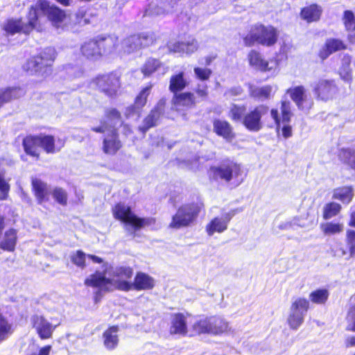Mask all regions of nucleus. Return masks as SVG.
Here are the masks:
<instances>
[{
	"label": "nucleus",
	"instance_id": "1",
	"mask_svg": "<svg viewBox=\"0 0 355 355\" xmlns=\"http://www.w3.org/2000/svg\"><path fill=\"white\" fill-rule=\"evenodd\" d=\"M133 270L130 267H113L107 263L103 265L102 272H96L85 279L87 286L99 288L103 291L118 289L123 291L131 290L130 282Z\"/></svg>",
	"mask_w": 355,
	"mask_h": 355
},
{
	"label": "nucleus",
	"instance_id": "2",
	"mask_svg": "<svg viewBox=\"0 0 355 355\" xmlns=\"http://www.w3.org/2000/svg\"><path fill=\"white\" fill-rule=\"evenodd\" d=\"M242 166L233 160L227 159L220 164L211 166L209 171L210 180L239 186L243 180Z\"/></svg>",
	"mask_w": 355,
	"mask_h": 355
},
{
	"label": "nucleus",
	"instance_id": "3",
	"mask_svg": "<svg viewBox=\"0 0 355 355\" xmlns=\"http://www.w3.org/2000/svg\"><path fill=\"white\" fill-rule=\"evenodd\" d=\"M192 328L198 334H208L214 336L227 334L232 329L228 322L217 315L202 318L195 322Z\"/></svg>",
	"mask_w": 355,
	"mask_h": 355
},
{
	"label": "nucleus",
	"instance_id": "4",
	"mask_svg": "<svg viewBox=\"0 0 355 355\" xmlns=\"http://www.w3.org/2000/svg\"><path fill=\"white\" fill-rule=\"evenodd\" d=\"M114 217L123 222L127 230L136 231L146 225L155 223L153 218H141L137 217L131 210L130 207L124 203L119 202L112 209Z\"/></svg>",
	"mask_w": 355,
	"mask_h": 355
},
{
	"label": "nucleus",
	"instance_id": "5",
	"mask_svg": "<svg viewBox=\"0 0 355 355\" xmlns=\"http://www.w3.org/2000/svg\"><path fill=\"white\" fill-rule=\"evenodd\" d=\"M200 211V207L196 203L182 205L173 216L169 227L180 229L191 226L197 219Z\"/></svg>",
	"mask_w": 355,
	"mask_h": 355
},
{
	"label": "nucleus",
	"instance_id": "6",
	"mask_svg": "<svg viewBox=\"0 0 355 355\" xmlns=\"http://www.w3.org/2000/svg\"><path fill=\"white\" fill-rule=\"evenodd\" d=\"M278 32L271 26H256L251 32L245 37L244 42L248 46L252 45L254 42L268 46L275 44L277 40Z\"/></svg>",
	"mask_w": 355,
	"mask_h": 355
},
{
	"label": "nucleus",
	"instance_id": "7",
	"mask_svg": "<svg viewBox=\"0 0 355 355\" xmlns=\"http://www.w3.org/2000/svg\"><path fill=\"white\" fill-rule=\"evenodd\" d=\"M92 84L110 98H116L121 87L119 77L114 73L98 76L93 80Z\"/></svg>",
	"mask_w": 355,
	"mask_h": 355
},
{
	"label": "nucleus",
	"instance_id": "8",
	"mask_svg": "<svg viewBox=\"0 0 355 355\" xmlns=\"http://www.w3.org/2000/svg\"><path fill=\"white\" fill-rule=\"evenodd\" d=\"M37 7L41 12L46 15L51 21L53 26L57 28H64L70 23V17L65 12L53 5L51 6L49 2L45 0H40L37 2Z\"/></svg>",
	"mask_w": 355,
	"mask_h": 355
},
{
	"label": "nucleus",
	"instance_id": "9",
	"mask_svg": "<svg viewBox=\"0 0 355 355\" xmlns=\"http://www.w3.org/2000/svg\"><path fill=\"white\" fill-rule=\"evenodd\" d=\"M309 308V302L305 298L297 297L292 302L287 318L291 329L297 330L302 325Z\"/></svg>",
	"mask_w": 355,
	"mask_h": 355
},
{
	"label": "nucleus",
	"instance_id": "10",
	"mask_svg": "<svg viewBox=\"0 0 355 355\" xmlns=\"http://www.w3.org/2000/svg\"><path fill=\"white\" fill-rule=\"evenodd\" d=\"M268 107L259 105L249 110L243 116L242 123L251 132H259L263 126L261 119L267 114Z\"/></svg>",
	"mask_w": 355,
	"mask_h": 355
},
{
	"label": "nucleus",
	"instance_id": "11",
	"mask_svg": "<svg viewBox=\"0 0 355 355\" xmlns=\"http://www.w3.org/2000/svg\"><path fill=\"white\" fill-rule=\"evenodd\" d=\"M153 42L154 37L151 34L142 33L132 35L123 40L119 51H123L124 53H131L142 47L148 46Z\"/></svg>",
	"mask_w": 355,
	"mask_h": 355
},
{
	"label": "nucleus",
	"instance_id": "12",
	"mask_svg": "<svg viewBox=\"0 0 355 355\" xmlns=\"http://www.w3.org/2000/svg\"><path fill=\"white\" fill-rule=\"evenodd\" d=\"M31 321L33 327L42 340L51 338L56 327L60 324V322L54 324L48 321L44 316L38 315H33Z\"/></svg>",
	"mask_w": 355,
	"mask_h": 355
},
{
	"label": "nucleus",
	"instance_id": "13",
	"mask_svg": "<svg viewBox=\"0 0 355 355\" xmlns=\"http://www.w3.org/2000/svg\"><path fill=\"white\" fill-rule=\"evenodd\" d=\"M164 108L165 102L160 100L144 119L142 124L139 127V130L144 134L150 128L156 126L161 116L164 114Z\"/></svg>",
	"mask_w": 355,
	"mask_h": 355
},
{
	"label": "nucleus",
	"instance_id": "14",
	"mask_svg": "<svg viewBox=\"0 0 355 355\" xmlns=\"http://www.w3.org/2000/svg\"><path fill=\"white\" fill-rule=\"evenodd\" d=\"M318 98L322 101L332 99L338 93V88L333 80L320 79L314 85Z\"/></svg>",
	"mask_w": 355,
	"mask_h": 355
},
{
	"label": "nucleus",
	"instance_id": "15",
	"mask_svg": "<svg viewBox=\"0 0 355 355\" xmlns=\"http://www.w3.org/2000/svg\"><path fill=\"white\" fill-rule=\"evenodd\" d=\"M23 68L25 71L32 75H36L43 78L46 77L49 73L51 69L48 64L42 60V58L37 56L31 58L24 64Z\"/></svg>",
	"mask_w": 355,
	"mask_h": 355
},
{
	"label": "nucleus",
	"instance_id": "16",
	"mask_svg": "<svg viewBox=\"0 0 355 355\" xmlns=\"http://www.w3.org/2000/svg\"><path fill=\"white\" fill-rule=\"evenodd\" d=\"M249 64L253 69L261 71H270L277 67V62H268L263 58L261 54L254 50H252L248 55Z\"/></svg>",
	"mask_w": 355,
	"mask_h": 355
},
{
	"label": "nucleus",
	"instance_id": "17",
	"mask_svg": "<svg viewBox=\"0 0 355 355\" xmlns=\"http://www.w3.org/2000/svg\"><path fill=\"white\" fill-rule=\"evenodd\" d=\"M199 47L198 42L193 37H189L185 41L176 42L168 45V50L173 53H185L188 55L195 53Z\"/></svg>",
	"mask_w": 355,
	"mask_h": 355
},
{
	"label": "nucleus",
	"instance_id": "18",
	"mask_svg": "<svg viewBox=\"0 0 355 355\" xmlns=\"http://www.w3.org/2000/svg\"><path fill=\"white\" fill-rule=\"evenodd\" d=\"M280 110L282 114L281 118L277 109H272L270 111L271 117L275 121L277 130L280 128L281 121L284 123H288L291 121V117L293 116L291 102L288 100L282 99L281 101Z\"/></svg>",
	"mask_w": 355,
	"mask_h": 355
},
{
	"label": "nucleus",
	"instance_id": "19",
	"mask_svg": "<svg viewBox=\"0 0 355 355\" xmlns=\"http://www.w3.org/2000/svg\"><path fill=\"white\" fill-rule=\"evenodd\" d=\"M169 332L171 335L182 336L187 334V317L183 313H174L171 315Z\"/></svg>",
	"mask_w": 355,
	"mask_h": 355
},
{
	"label": "nucleus",
	"instance_id": "20",
	"mask_svg": "<svg viewBox=\"0 0 355 355\" xmlns=\"http://www.w3.org/2000/svg\"><path fill=\"white\" fill-rule=\"evenodd\" d=\"M232 217V214L225 213L221 217H216L212 219L206 227L207 234L212 236L215 232L221 233L226 230Z\"/></svg>",
	"mask_w": 355,
	"mask_h": 355
},
{
	"label": "nucleus",
	"instance_id": "21",
	"mask_svg": "<svg viewBox=\"0 0 355 355\" xmlns=\"http://www.w3.org/2000/svg\"><path fill=\"white\" fill-rule=\"evenodd\" d=\"M122 144L115 130L107 134L103 141V150L105 154L114 155L121 148Z\"/></svg>",
	"mask_w": 355,
	"mask_h": 355
},
{
	"label": "nucleus",
	"instance_id": "22",
	"mask_svg": "<svg viewBox=\"0 0 355 355\" xmlns=\"http://www.w3.org/2000/svg\"><path fill=\"white\" fill-rule=\"evenodd\" d=\"M248 92L250 97L261 101L270 99L274 95L273 88L269 85L259 87L252 84H249Z\"/></svg>",
	"mask_w": 355,
	"mask_h": 355
},
{
	"label": "nucleus",
	"instance_id": "23",
	"mask_svg": "<svg viewBox=\"0 0 355 355\" xmlns=\"http://www.w3.org/2000/svg\"><path fill=\"white\" fill-rule=\"evenodd\" d=\"M347 46L343 42L338 39L330 38L328 39L324 45L319 51V57L322 60L327 58L331 53L345 49Z\"/></svg>",
	"mask_w": 355,
	"mask_h": 355
},
{
	"label": "nucleus",
	"instance_id": "24",
	"mask_svg": "<svg viewBox=\"0 0 355 355\" xmlns=\"http://www.w3.org/2000/svg\"><path fill=\"white\" fill-rule=\"evenodd\" d=\"M213 129L217 135L222 137L227 141H231L234 137L232 128L226 121L220 119L214 120L213 123Z\"/></svg>",
	"mask_w": 355,
	"mask_h": 355
},
{
	"label": "nucleus",
	"instance_id": "25",
	"mask_svg": "<svg viewBox=\"0 0 355 355\" xmlns=\"http://www.w3.org/2000/svg\"><path fill=\"white\" fill-rule=\"evenodd\" d=\"M173 102L177 110L191 108L196 105L194 95L191 92L174 94Z\"/></svg>",
	"mask_w": 355,
	"mask_h": 355
},
{
	"label": "nucleus",
	"instance_id": "26",
	"mask_svg": "<svg viewBox=\"0 0 355 355\" xmlns=\"http://www.w3.org/2000/svg\"><path fill=\"white\" fill-rule=\"evenodd\" d=\"M189 85V80L186 78L185 73L180 71L171 76L169 81V90L174 94L182 91Z\"/></svg>",
	"mask_w": 355,
	"mask_h": 355
},
{
	"label": "nucleus",
	"instance_id": "27",
	"mask_svg": "<svg viewBox=\"0 0 355 355\" xmlns=\"http://www.w3.org/2000/svg\"><path fill=\"white\" fill-rule=\"evenodd\" d=\"M131 290H148L154 286V280L149 275L138 272L135 277L134 282H130Z\"/></svg>",
	"mask_w": 355,
	"mask_h": 355
},
{
	"label": "nucleus",
	"instance_id": "28",
	"mask_svg": "<svg viewBox=\"0 0 355 355\" xmlns=\"http://www.w3.org/2000/svg\"><path fill=\"white\" fill-rule=\"evenodd\" d=\"M322 12V8L317 4H311L302 9L300 16L308 23L317 21L320 19Z\"/></svg>",
	"mask_w": 355,
	"mask_h": 355
},
{
	"label": "nucleus",
	"instance_id": "29",
	"mask_svg": "<svg viewBox=\"0 0 355 355\" xmlns=\"http://www.w3.org/2000/svg\"><path fill=\"white\" fill-rule=\"evenodd\" d=\"M82 54L88 59L97 60L102 56V51L99 49L98 41L90 40L81 46Z\"/></svg>",
	"mask_w": 355,
	"mask_h": 355
},
{
	"label": "nucleus",
	"instance_id": "30",
	"mask_svg": "<svg viewBox=\"0 0 355 355\" xmlns=\"http://www.w3.org/2000/svg\"><path fill=\"white\" fill-rule=\"evenodd\" d=\"M25 91L21 87H8L0 89V107L12 99H16L23 96Z\"/></svg>",
	"mask_w": 355,
	"mask_h": 355
},
{
	"label": "nucleus",
	"instance_id": "31",
	"mask_svg": "<svg viewBox=\"0 0 355 355\" xmlns=\"http://www.w3.org/2000/svg\"><path fill=\"white\" fill-rule=\"evenodd\" d=\"M119 327L112 326L107 329L103 334V344L106 349L113 350L119 344Z\"/></svg>",
	"mask_w": 355,
	"mask_h": 355
},
{
	"label": "nucleus",
	"instance_id": "32",
	"mask_svg": "<svg viewBox=\"0 0 355 355\" xmlns=\"http://www.w3.org/2000/svg\"><path fill=\"white\" fill-rule=\"evenodd\" d=\"M345 28L349 31L348 40L352 44H355V15L350 10L344 12L343 18Z\"/></svg>",
	"mask_w": 355,
	"mask_h": 355
},
{
	"label": "nucleus",
	"instance_id": "33",
	"mask_svg": "<svg viewBox=\"0 0 355 355\" xmlns=\"http://www.w3.org/2000/svg\"><path fill=\"white\" fill-rule=\"evenodd\" d=\"M17 243V231L14 229H9L5 234L2 241L0 242V248L4 250L12 252L15 250Z\"/></svg>",
	"mask_w": 355,
	"mask_h": 355
},
{
	"label": "nucleus",
	"instance_id": "34",
	"mask_svg": "<svg viewBox=\"0 0 355 355\" xmlns=\"http://www.w3.org/2000/svg\"><path fill=\"white\" fill-rule=\"evenodd\" d=\"M23 146L27 154L33 157H39L38 148L40 145L38 137H26L23 141Z\"/></svg>",
	"mask_w": 355,
	"mask_h": 355
},
{
	"label": "nucleus",
	"instance_id": "35",
	"mask_svg": "<svg viewBox=\"0 0 355 355\" xmlns=\"http://www.w3.org/2000/svg\"><path fill=\"white\" fill-rule=\"evenodd\" d=\"M32 186L38 203L42 204L48 194L47 185L39 179L32 180Z\"/></svg>",
	"mask_w": 355,
	"mask_h": 355
},
{
	"label": "nucleus",
	"instance_id": "36",
	"mask_svg": "<svg viewBox=\"0 0 355 355\" xmlns=\"http://www.w3.org/2000/svg\"><path fill=\"white\" fill-rule=\"evenodd\" d=\"M118 38L108 37L98 41L99 49L102 51V55L110 54L116 50Z\"/></svg>",
	"mask_w": 355,
	"mask_h": 355
},
{
	"label": "nucleus",
	"instance_id": "37",
	"mask_svg": "<svg viewBox=\"0 0 355 355\" xmlns=\"http://www.w3.org/2000/svg\"><path fill=\"white\" fill-rule=\"evenodd\" d=\"M287 93L290 94L291 98L296 103L297 107L302 109L303 103L306 98L304 88L302 86L295 87L288 89Z\"/></svg>",
	"mask_w": 355,
	"mask_h": 355
},
{
	"label": "nucleus",
	"instance_id": "38",
	"mask_svg": "<svg viewBox=\"0 0 355 355\" xmlns=\"http://www.w3.org/2000/svg\"><path fill=\"white\" fill-rule=\"evenodd\" d=\"M353 196L352 189L349 187H344L334 189L333 198L348 204L352 200Z\"/></svg>",
	"mask_w": 355,
	"mask_h": 355
},
{
	"label": "nucleus",
	"instance_id": "39",
	"mask_svg": "<svg viewBox=\"0 0 355 355\" xmlns=\"http://www.w3.org/2000/svg\"><path fill=\"white\" fill-rule=\"evenodd\" d=\"M3 29L8 34L14 35L15 33L22 31L24 33L25 24L22 23L21 19H8L3 26Z\"/></svg>",
	"mask_w": 355,
	"mask_h": 355
},
{
	"label": "nucleus",
	"instance_id": "40",
	"mask_svg": "<svg viewBox=\"0 0 355 355\" xmlns=\"http://www.w3.org/2000/svg\"><path fill=\"white\" fill-rule=\"evenodd\" d=\"M39 10L41 11L40 8L37 7V3L35 6H31L30 8L28 15V23L25 24L24 33H28L35 27L38 18Z\"/></svg>",
	"mask_w": 355,
	"mask_h": 355
},
{
	"label": "nucleus",
	"instance_id": "41",
	"mask_svg": "<svg viewBox=\"0 0 355 355\" xmlns=\"http://www.w3.org/2000/svg\"><path fill=\"white\" fill-rule=\"evenodd\" d=\"M245 107L244 105H238L232 104L230 107L228 116L234 121L243 122Z\"/></svg>",
	"mask_w": 355,
	"mask_h": 355
},
{
	"label": "nucleus",
	"instance_id": "42",
	"mask_svg": "<svg viewBox=\"0 0 355 355\" xmlns=\"http://www.w3.org/2000/svg\"><path fill=\"white\" fill-rule=\"evenodd\" d=\"M40 147L47 153H54L55 152L54 138L49 135L38 136Z\"/></svg>",
	"mask_w": 355,
	"mask_h": 355
},
{
	"label": "nucleus",
	"instance_id": "43",
	"mask_svg": "<svg viewBox=\"0 0 355 355\" xmlns=\"http://www.w3.org/2000/svg\"><path fill=\"white\" fill-rule=\"evenodd\" d=\"M152 88V85H148L142 89L135 101V107L141 109L146 103L147 98L149 96Z\"/></svg>",
	"mask_w": 355,
	"mask_h": 355
},
{
	"label": "nucleus",
	"instance_id": "44",
	"mask_svg": "<svg viewBox=\"0 0 355 355\" xmlns=\"http://www.w3.org/2000/svg\"><path fill=\"white\" fill-rule=\"evenodd\" d=\"M161 66L159 60L155 58H149L141 67V72L144 76H150Z\"/></svg>",
	"mask_w": 355,
	"mask_h": 355
},
{
	"label": "nucleus",
	"instance_id": "45",
	"mask_svg": "<svg viewBox=\"0 0 355 355\" xmlns=\"http://www.w3.org/2000/svg\"><path fill=\"white\" fill-rule=\"evenodd\" d=\"M329 292L327 289H318L309 295L310 300L315 304H324L328 299Z\"/></svg>",
	"mask_w": 355,
	"mask_h": 355
},
{
	"label": "nucleus",
	"instance_id": "46",
	"mask_svg": "<svg viewBox=\"0 0 355 355\" xmlns=\"http://www.w3.org/2000/svg\"><path fill=\"white\" fill-rule=\"evenodd\" d=\"M322 231L328 235L335 234L343 230V226L338 223H325L320 225Z\"/></svg>",
	"mask_w": 355,
	"mask_h": 355
},
{
	"label": "nucleus",
	"instance_id": "47",
	"mask_svg": "<svg viewBox=\"0 0 355 355\" xmlns=\"http://www.w3.org/2000/svg\"><path fill=\"white\" fill-rule=\"evenodd\" d=\"M9 180L5 178V171L0 170V200H6L10 191Z\"/></svg>",
	"mask_w": 355,
	"mask_h": 355
},
{
	"label": "nucleus",
	"instance_id": "48",
	"mask_svg": "<svg viewBox=\"0 0 355 355\" xmlns=\"http://www.w3.org/2000/svg\"><path fill=\"white\" fill-rule=\"evenodd\" d=\"M63 69L68 75L69 78H76L83 75V71L80 66L72 64H67L63 67Z\"/></svg>",
	"mask_w": 355,
	"mask_h": 355
},
{
	"label": "nucleus",
	"instance_id": "49",
	"mask_svg": "<svg viewBox=\"0 0 355 355\" xmlns=\"http://www.w3.org/2000/svg\"><path fill=\"white\" fill-rule=\"evenodd\" d=\"M340 209V205L336 202H330L327 204L324 209V218L329 219L335 216L339 213Z\"/></svg>",
	"mask_w": 355,
	"mask_h": 355
},
{
	"label": "nucleus",
	"instance_id": "50",
	"mask_svg": "<svg viewBox=\"0 0 355 355\" xmlns=\"http://www.w3.org/2000/svg\"><path fill=\"white\" fill-rule=\"evenodd\" d=\"M10 324L0 313V343L6 340L10 334Z\"/></svg>",
	"mask_w": 355,
	"mask_h": 355
},
{
	"label": "nucleus",
	"instance_id": "51",
	"mask_svg": "<svg viewBox=\"0 0 355 355\" xmlns=\"http://www.w3.org/2000/svg\"><path fill=\"white\" fill-rule=\"evenodd\" d=\"M38 56L42 58V60L48 64V67L50 68L55 59L56 53L54 49L46 48Z\"/></svg>",
	"mask_w": 355,
	"mask_h": 355
},
{
	"label": "nucleus",
	"instance_id": "52",
	"mask_svg": "<svg viewBox=\"0 0 355 355\" xmlns=\"http://www.w3.org/2000/svg\"><path fill=\"white\" fill-rule=\"evenodd\" d=\"M86 254L81 250H78L71 256V260L76 266L84 268L85 267Z\"/></svg>",
	"mask_w": 355,
	"mask_h": 355
},
{
	"label": "nucleus",
	"instance_id": "53",
	"mask_svg": "<svg viewBox=\"0 0 355 355\" xmlns=\"http://www.w3.org/2000/svg\"><path fill=\"white\" fill-rule=\"evenodd\" d=\"M52 195L53 198L61 205H66L67 204V193L63 189H54Z\"/></svg>",
	"mask_w": 355,
	"mask_h": 355
},
{
	"label": "nucleus",
	"instance_id": "54",
	"mask_svg": "<svg viewBox=\"0 0 355 355\" xmlns=\"http://www.w3.org/2000/svg\"><path fill=\"white\" fill-rule=\"evenodd\" d=\"M171 12L170 9H166L162 6L150 4L146 10V13L149 15L159 16L164 15Z\"/></svg>",
	"mask_w": 355,
	"mask_h": 355
},
{
	"label": "nucleus",
	"instance_id": "55",
	"mask_svg": "<svg viewBox=\"0 0 355 355\" xmlns=\"http://www.w3.org/2000/svg\"><path fill=\"white\" fill-rule=\"evenodd\" d=\"M194 74L200 80H207L211 75V70L207 68L195 67Z\"/></svg>",
	"mask_w": 355,
	"mask_h": 355
},
{
	"label": "nucleus",
	"instance_id": "56",
	"mask_svg": "<svg viewBox=\"0 0 355 355\" xmlns=\"http://www.w3.org/2000/svg\"><path fill=\"white\" fill-rule=\"evenodd\" d=\"M105 116L111 121L113 125H116L121 121L120 112L114 108L108 109L105 111Z\"/></svg>",
	"mask_w": 355,
	"mask_h": 355
},
{
	"label": "nucleus",
	"instance_id": "57",
	"mask_svg": "<svg viewBox=\"0 0 355 355\" xmlns=\"http://www.w3.org/2000/svg\"><path fill=\"white\" fill-rule=\"evenodd\" d=\"M347 243L349 248V257H355V231H347Z\"/></svg>",
	"mask_w": 355,
	"mask_h": 355
},
{
	"label": "nucleus",
	"instance_id": "58",
	"mask_svg": "<svg viewBox=\"0 0 355 355\" xmlns=\"http://www.w3.org/2000/svg\"><path fill=\"white\" fill-rule=\"evenodd\" d=\"M89 15L84 9H80L76 14V23L80 26H83L89 24L90 19Z\"/></svg>",
	"mask_w": 355,
	"mask_h": 355
},
{
	"label": "nucleus",
	"instance_id": "59",
	"mask_svg": "<svg viewBox=\"0 0 355 355\" xmlns=\"http://www.w3.org/2000/svg\"><path fill=\"white\" fill-rule=\"evenodd\" d=\"M347 320L348 322L347 330L355 332V304L349 309Z\"/></svg>",
	"mask_w": 355,
	"mask_h": 355
},
{
	"label": "nucleus",
	"instance_id": "60",
	"mask_svg": "<svg viewBox=\"0 0 355 355\" xmlns=\"http://www.w3.org/2000/svg\"><path fill=\"white\" fill-rule=\"evenodd\" d=\"M343 156L348 158L347 161L348 164L354 169H355V155H352L351 152L346 150L343 152Z\"/></svg>",
	"mask_w": 355,
	"mask_h": 355
},
{
	"label": "nucleus",
	"instance_id": "61",
	"mask_svg": "<svg viewBox=\"0 0 355 355\" xmlns=\"http://www.w3.org/2000/svg\"><path fill=\"white\" fill-rule=\"evenodd\" d=\"M295 225L302 226L298 224L296 221V219L293 220L290 222H285L279 225V227L282 230H288L290 228H293Z\"/></svg>",
	"mask_w": 355,
	"mask_h": 355
},
{
	"label": "nucleus",
	"instance_id": "62",
	"mask_svg": "<svg viewBox=\"0 0 355 355\" xmlns=\"http://www.w3.org/2000/svg\"><path fill=\"white\" fill-rule=\"evenodd\" d=\"M243 89L241 87H236L229 89L226 94L230 96H239L242 94Z\"/></svg>",
	"mask_w": 355,
	"mask_h": 355
},
{
	"label": "nucleus",
	"instance_id": "63",
	"mask_svg": "<svg viewBox=\"0 0 355 355\" xmlns=\"http://www.w3.org/2000/svg\"><path fill=\"white\" fill-rule=\"evenodd\" d=\"M196 92L199 97L202 98H205L208 94L207 87V86H203L202 87L198 86V87L196 90Z\"/></svg>",
	"mask_w": 355,
	"mask_h": 355
},
{
	"label": "nucleus",
	"instance_id": "64",
	"mask_svg": "<svg viewBox=\"0 0 355 355\" xmlns=\"http://www.w3.org/2000/svg\"><path fill=\"white\" fill-rule=\"evenodd\" d=\"M282 135L287 139L292 136V128L289 125H284L282 129Z\"/></svg>",
	"mask_w": 355,
	"mask_h": 355
}]
</instances>
